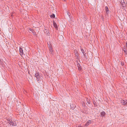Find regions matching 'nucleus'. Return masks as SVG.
Returning a JSON list of instances; mask_svg holds the SVG:
<instances>
[{
  "instance_id": "obj_1",
  "label": "nucleus",
  "mask_w": 127,
  "mask_h": 127,
  "mask_svg": "<svg viewBox=\"0 0 127 127\" xmlns=\"http://www.w3.org/2000/svg\"><path fill=\"white\" fill-rule=\"evenodd\" d=\"M34 76L36 78V79L37 82H38L40 81V75L38 72H36L35 73Z\"/></svg>"
},
{
  "instance_id": "obj_2",
  "label": "nucleus",
  "mask_w": 127,
  "mask_h": 127,
  "mask_svg": "<svg viewBox=\"0 0 127 127\" xmlns=\"http://www.w3.org/2000/svg\"><path fill=\"white\" fill-rule=\"evenodd\" d=\"M9 124L10 125H11L12 126H16L17 125L16 122L14 121L13 122L12 120H11L10 121Z\"/></svg>"
},
{
  "instance_id": "obj_3",
  "label": "nucleus",
  "mask_w": 127,
  "mask_h": 127,
  "mask_svg": "<svg viewBox=\"0 0 127 127\" xmlns=\"http://www.w3.org/2000/svg\"><path fill=\"white\" fill-rule=\"evenodd\" d=\"M121 103L122 104L125 105L127 104V100L126 101L124 100H121Z\"/></svg>"
},
{
  "instance_id": "obj_4",
  "label": "nucleus",
  "mask_w": 127,
  "mask_h": 127,
  "mask_svg": "<svg viewBox=\"0 0 127 127\" xmlns=\"http://www.w3.org/2000/svg\"><path fill=\"white\" fill-rule=\"evenodd\" d=\"M120 3L123 7L124 8L126 6V4L124 0H121Z\"/></svg>"
},
{
  "instance_id": "obj_5",
  "label": "nucleus",
  "mask_w": 127,
  "mask_h": 127,
  "mask_svg": "<svg viewBox=\"0 0 127 127\" xmlns=\"http://www.w3.org/2000/svg\"><path fill=\"white\" fill-rule=\"evenodd\" d=\"M19 52L20 55L22 56L23 55V52L22 48L20 47L19 48Z\"/></svg>"
},
{
  "instance_id": "obj_6",
  "label": "nucleus",
  "mask_w": 127,
  "mask_h": 127,
  "mask_svg": "<svg viewBox=\"0 0 127 127\" xmlns=\"http://www.w3.org/2000/svg\"><path fill=\"white\" fill-rule=\"evenodd\" d=\"M53 25L55 28L56 30H58V27L57 24L54 21H53Z\"/></svg>"
},
{
  "instance_id": "obj_7",
  "label": "nucleus",
  "mask_w": 127,
  "mask_h": 127,
  "mask_svg": "<svg viewBox=\"0 0 127 127\" xmlns=\"http://www.w3.org/2000/svg\"><path fill=\"white\" fill-rule=\"evenodd\" d=\"M74 52L76 57H78L79 56V54L78 53V51L76 49H74Z\"/></svg>"
},
{
  "instance_id": "obj_8",
  "label": "nucleus",
  "mask_w": 127,
  "mask_h": 127,
  "mask_svg": "<svg viewBox=\"0 0 127 127\" xmlns=\"http://www.w3.org/2000/svg\"><path fill=\"white\" fill-rule=\"evenodd\" d=\"M100 116L101 117H105V115H106V113L104 111H102V112L100 113Z\"/></svg>"
},
{
  "instance_id": "obj_9",
  "label": "nucleus",
  "mask_w": 127,
  "mask_h": 127,
  "mask_svg": "<svg viewBox=\"0 0 127 127\" xmlns=\"http://www.w3.org/2000/svg\"><path fill=\"white\" fill-rule=\"evenodd\" d=\"M77 66L78 67V69L79 71H81L82 68L81 66H80V64L78 63L77 64Z\"/></svg>"
},
{
  "instance_id": "obj_10",
  "label": "nucleus",
  "mask_w": 127,
  "mask_h": 127,
  "mask_svg": "<svg viewBox=\"0 0 127 127\" xmlns=\"http://www.w3.org/2000/svg\"><path fill=\"white\" fill-rule=\"evenodd\" d=\"M105 11L107 15H108L109 13V9L108 7L107 6L105 7Z\"/></svg>"
},
{
  "instance_id": "obj_11",
  "label": "nucleus",
  "mask_w": 127,
  "mask_h": 127,
  "mask_svg": "<svg viewBox=\"0 0 127 127\" xmlns=\"http://www.w3.org/2000/svg\"><path fill=\"white\" fill-rule=\"evenodd\" d=\"M92 122V121L91 120H89L86 122L85 126H88L90 124H91Z\"/></svg>"
},
{
  "instance_id": "obj_12",
  "label": "nucleus",
  "mask_w": 127,
  "mask_h": 127,
  "mask_svg": "<svg viewBox=\"0 0 127 127\" xmlns=\"http://www.w3.org/2000/svg\"><path fill=\"white\" fill-rule=\"evenodd\" d=\"M29 30L30 31H31L33 33V35H36V33L35 32L34 30H33L31 28H30L29 29Z\"/></svg>"
},
{
  "instance_id": "obj_13",
  "label": "nucleus",
  "mask_w": 127,
  "mask_h": 127,
  "mask_svg": "<svg viewBox=\"0 0 127 127\" xmlns=\"http://www.w3.org/2000/svg\"><path fill=\"white\" fill-rule=\"evenodd\" d=\"M70 107L72 109H74L76 107L75 105H73V104H71L70 105Z\"/></svg>"
},
{
  "instance_id": "obj_14",
  "label": "nucleus",
  "mask_w": 127,
  "mask_h": 127,
  "mask_svg": "<svg viewBox=\"0 0 127 127\" xmlns=\"http://www.w3.org/2000/svg\"><path fill=\"white\" fill-rule=\"evenodd\" d=\"M49 50L50 51V53L53 54V48H50L49 49Z\"/></svg>"
},
{
  "instance_id": "obj_15",
  "label": "nucleus",
  "mask_w": 127,
  "mask_h": 127,
  "mask_svg": "<svg viewBox=\"0 0 127 127\" xmlns=\"http://www.w3.org/2000/svg\"><path fill=\"white\" fill-rule=\"evenodd\" d=\"M0 64L2 65V66H3V62L2 59H0Z\"/></svg>"
},
{
  "instance_id": "obj_16",
  "label": "nucleus",
  "mask_w": 127,
  "mask_h": 127,
  "mask_svg": "<svg viewBox=\"0 0 127 127\" xmlns=\"http://www.w3.org/2000/svg\"><path fill=\"white\" fill-rule=\"evenodd\" d=\"M48 47L49 49L50 48H52V45H51V44H50V43H49V44H48Z\"/></svg>"
},
{
  "instance_id": "obj_17",
  "label": "nucleus",
  "mask_w": 127,
  "mask_h": 127,
  "mask_svg": "<svg viewBox=\"0 0 127 127\" xmlns=\"http://www.w3.org/2000/svg\"><path fill=\"white\" fill-rule=\"evenodd\" d=\"M50 17L52 18H54L55 17V15L54 14H53L52 15H50Z\"/></svg>"
},
{
  "instance_id": "obj_18",
  "label": "nucleus",
  "mask_w": 127,
  "mask_h": 127,
  "mask_svg": "<svg viewBox=\"0 0 127 127\" xmlns=\"http://www.w3.org/2000/svg\"><path fill=\"white\" fill-rule=\"evenodd\" d=\"M67 13L69 18H71V16H70L71 13H69L68 11L67 12Z\"/></svg>"
},
{
  "instance_id": "obj_19",
  "label": "nucleus",
  "mask_w": 127,
  "mask_h": 127,
  "mask_svg": "<svg viewBox=\"0 0 127 127\" xmlns=\"http://www.w3.org/2000/svg\"><path fill=\"white\" fill-rule=\"evenodd\" d=\"M81 51L83 54H84L85 53V52L84 51V50L83 49L81 48Z\"/></svg>"
},
{
  "instance_id": "obj_20",
  "label": "nucleus",
  "mask_w": 127,
  "mask_h": 127,
  "mask_svg": "<svg viewBox=\"0 0 127 127\" xmlns=\"http://www.w3.org/2000/svg\"><path fill=\"white\" fill-rule=\"evenodd\" d=\"M123 50L124 51V50H127V49L126 48L125 46H124V47H123Z\"/></svg>"
},
{
  "instance_id": "obj_21",
  "label": "nucleus",
  "mask_w": 127,
  "mask_h": 127,
  "mask_svg": "<svg viewBox=\"0 0 127 127\" xmlns=\"http://www.w3.org/2000/svg\"><path fill=\"white\" fill-rule=\"evenodd\" d=\"M124 52L125 54L126 55H127V50H124Z\"/></svg>"
},
{
  "instance_id": "obj_22",
  "label": "nucleus",
  "mask_w": 127,
  "mask_h": 127,
  "mask_svg": "<svg viewBox=\"0 0 127 127\" xmlns=\"http://www.w3.org/2000/svg\"><path fill=\"white\" fill-rule=\"evenodd\" d=\"M121 65H122V66H124V63L121 62Z\"/></svg>"
},
{
  "instance_id": "obj_23",
  "label": "nucleus",
  "mask_w": 127,
  "mask_h": 127,
  "mask_svg": "<svg viewBox=\"0 0 127 127\" xmlns=\"http://www.w3.org/2000/svg\"><path fill=\"white\" fill-rule=\"evenodd\" d=\"M126 47L127 49V41L126 42Z\"/></svg>"
},
{
  "instance_id": "obj_24",
  "label": "nucleus",
  "mask_w": 127,
  "mask_h": 127,
  "mask_svg": "<svg viewBox=\"0 0 127 127\" xmlns=\"http://www.w3.org/2000/svg\"><path fill=\"white\" fill-rule=\"evenodd\" d=\"M83 54V55L85 57V58H86V53H84V54Z\"/></svg>"
},
{
  "instance_id": "obj_25",
  "label": "nucleus",
  "mask_w": 127,
  "mask_h": 127,
  "mask_svg": "<svg viewBox=\"0 0 127 127\" xmlns=\"http://www.w3.org/2000/svg\"><path fill=\"white\" fill-rule=\"evenodd\" d=\"M94 105H95L96 104V102L95 101H94L93 102Z\"/></svg>"
},
{
  "instance_id": "obj_26",
  "label": "nucleus",
  "mask_w": 127,
  "mask_h": 127,
  "mask_svg": "<svg viewBox=\"0 0 127 127\" xmlns=\"http://www.w3.org/2000/svg\"><path fill=\"white\" fill-rule=\"evenodd\" d=\"M77 58H76V59L77 60H79V56L78 57H77Z\"/></svg>"
},
{
  "instance_id": "obj_27",
  "label": "nucleus",
  "mask_w": 127,
  "mask_h": 127,
  "mask_svg": "<svg viewBox=\"0 0 127 127\" xmlns=\"http://www.w3.org/2000/svg\"><path fill=\"white\" fill-rule=\"evenodd\" d=\"M89 104L90 103V101H88L87 102Z\"/></svg>"
},
{
  "instance_id": "obj_28",
  "label": "nucleus",
  "mask_w": 127,
  "mask_h": 127,
  "mask_svg": "<svg viewBox=\"0 0 127 127\" xmlns=\"http://www.w3.org/2000/svg\"><path fill=\"white\" fill-rule=\"evenodd\" d=\"M76 62L77 63V64H78V60H76Z\"/></svg>"
},
{
  "instance_id": "obj_29",
  "label": "nucleus",
  "mask_w": 127,
  "mask_h": 127,
  "mask_svg": "<svg viewBox=\"0 0 127 127\" xmlns=\"http://www.w3.org/2000/svg\"><path fill=\"white\" fill-rule=\"evenodd\" d=\"M78 127H82L81 126H78Z\"/></svg>"
}]
</instances>
